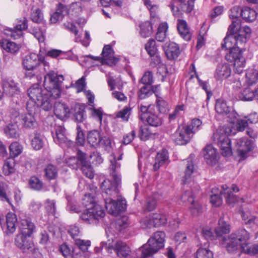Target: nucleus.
Masks as SVG:
<instances>
[{
  "instance_id": "obj_1",
  "label": "nucleus",
  "mask_w": 258,
  "mask_h": 258,
  "mask_svg": "<svg viewBox=\"0 0 258 258\" xmlns=\"http://www.w3.org/2000/svg\"><path fill=\"white\" fill-rule=\"evenodd\" d=\"M63 80L62 75H57L54 72H50L44 77L45 89H43L38 84H35L29 88L27 93L32 102L31 105L34 110H36L38 106L45 111H49L52 109L54 103L53 99L60 95V85ZM29 102L31 103L30 101Z\"/></svg>"
},
{
  "instance_id": "obj_2",
  "label": "nucleus",
  "mask_w": 258,
  "mask_h": 258,
  "mask_svg": "<svg viewBox=\"0 0 258 258\" xmlns=\"http://www.w3.org/2000/svg\"><path fill=\"white\" fill-rule=\"evenodd\" d=\"M230 225L222 218L219 220V226L215 229L218 237H221V244L229 253L241 251L250 255L258 252V246L247 242L250 238L249 233L244 229H240L231 234L228 237H222L224 234L229 233Z\"/></svg>"
},
{
  "instance_id": "obj_3",
  "label": "nucleus",
  "mask_w": 258,
  "mask_h": 258,
  "mask_svg": "<svg viewBox=\"0 0 258 258\" xmlns=\"http://www.w3.org/2000/svg\"><path fill=\"white\" fill-rule=\"evenodd\" d=\"M112 158L110 159V169L114 182L109 179H105L101 184V188L106 210L109 214L115 216L125 209L126 201L121 198L116 201L112 200V198L118 197L121 177L116 170L120 167V164L117 162L114 156H112Z\"/></svg>"
},
{
  "instance_id": "obj_4",
  "label": "nucleus",
  "mask_w": 258,
  "mask_h": 258,
  "mask_svg": "<svg viewBox=\"0 0 258 258\" xmlns=\"http://www.w3.org/2000/svg\"><path fill=\"white\" fill-rule=\"evenodd\" d=\"M82 204L86 207L80 218L86 223H96V221L103 218L105 212L102 207L97 204L90 195H85L82 199Z\"/></svg>"
},
{
  "instance_id": "obj_5",
  "label": "nucleus",
  "mask_w": 258,
  "mask_h": 258,
  "mask_svg": "<svg viewBox=\"0 0 258 258\" xmlns=\"http://www.w3.org/2000/svg\"><path fill=\"white\" fill-rule=\"evenodd\" d=\"M202 123L200 119L195 118L189 124L185 126H179L172 136L173 141L179 145L186 144L193 135L201 128Z\"/></svg>"
},
{
  "instance_id": "obj_6",
  "label": "nucleus",
  "mask_w": 258,
  "mask_h": 258,
  "mask_svg": "<svg viewBox=\"0 0 258 258\" xmlns=\"http://www.w3.org/2000/svg\"><path fill=\"white\" fill-rule=\"evenodd\" d=\"M228 34L225 37L224 42L222 43V48L230 50L245 43L249 38L251 29L249 27H243L241 29H233V31H228Z\"/></svg>"
},
{
  "instance_id": "obj_7",
  "label": "nucleus",
  "mask_w": 258,
  "mask_h": 258,
  "mask_svg": "<svg viewBox=\"0 0 258 258\" xmlns=\"http://www.w3.org/2000/svg\"><path fill=\"white\" fill-rule=\"evenodd\" d=\"M166 235L163 231H157L140 249L142 258H151L164 247Z\"/></svg>"
},
{
  "instance_id": "obj_8",
  "label": "nucleus",
  "mask_w": 258,
  "mask_h": 258,
  "mask_svg": "<svg viewBox=\"0 0 258 258\" xmlns=\"http://www.w3.org/2000/svg\"><path fill=\"white\" fill-rule=\"evenodd\" d=\"M100 245L101 248H105L108 252L113 249L120 258H126L131 252L130 247L125 242L121 240L114 241L113 235H111L107 241L101 242Z\"/></svg>"
},
{
  "instance_id": "obj_9",
  "label": "nucleus",
  "mask_w": 258,
  "mask_h": 258,
  "mask_svg": "<svg viewBox=\"0 0 258 258\" xmlns=\"http://www.w3.org/2000/svg\"><path fill=\"white\" fill-rule=\"evenodd\" d=\"M228 133L226 128L223 126L219 127L213 135L214 143L220 148L221 154L225 157L230 156L232 154L231 142L228 137Z\"/></svg>"
},
{
  "instance_id": "obj_10",
  "label": "nucleus",
  "mask_w": 258,
  "mask_h": 258,
  "mask_svg": "<svg viewBox=\"0 0 258 258\" xmlns=\"http://www.w3.org/2000/svg\"><path fill=\"white\" fill-rule=\"evenodd\" d=\"M225 58L227 60L234 63V70L236 73L240 74L243 72L245 61L242 56V50L239 46L229 50L225 56Z\"/></svg>"
},
{
  "instance_id": "obj_11",
  "label": "nucleus",
  "mask_w": 258,
  "mask_h": 258,
  "mask_svg": "<svg viewBox=\"0 0 258 258\" xmlns=\"http://www.w3.org/2000/svg\"><path fill=\"white\" fill-rule=\"evenodd\" d=\"M195 0H172L170 5L173 15L175 17H180L182 12L190 13L194 7Z\"/></svg>"
},
{
  "instance_id": "obj_12",
  "label": "nucleus",
  "mask_w": 258,
  "mask_h": 258,
  "mask_svg": "<svg viewBox=\"0 0 258 258\" xmlns=\"http://www.w3.org/2000/svg\"><path fill=\"white\" fill-rule=\"evenodd\" d=\"M139 115L143 121H146L150 125L158 126L161 124V118L152 110L151 106L141 105Z\"/></svg>"
},
{
  "instance_id": "obj_13",
  "label": "nucleus",
  "mask_w": 258,
  "mask_h": 258,
  "mask_svg": "<svg viewBox=\"0 0 258 258\" xmlns=\"http://www.w3.org/2000/svg\"><path fill=\"white\" fill-rule=\"evenodd\" d=\"M31 236L25 234V232L18 234L15 239L16 245L23 252L31 253L35 250L34 244Z\"/></svg>"
},
{
  "instance_id": "obj_14",
  "label": "nucleus",
  "mask_w": 258,
  "mask_h": 258,
  "mask_svg": "<svg viewBox=\"0 0 258 258\" xmlns=\"http://www.w3.org/2000/svg\"><path fill=\"white\" fill-rule=\"evenodd\" d=\"M41 60L37 54L33 53L25 56L23 60V65L27 70L25 73L27 77L31 78L35 75L34 70L36 69Z\"/></svg>"
},
{
  "instance_id": "obj_15",
  "label": "nucleus",
  "mask_w": 258,
  "mask_h": 258,
  "mask_svg": "<svg viewBox=\"0 0 258 258\" xmlns=\"http://www.w3.org/2000/svg\"><path fill=\"white\" fill-rule=\"evenodd\" d=\"M28 113L21 115V122L24 128L27 130H33L35 128L38 123L35 116L34 108L31 107V103L27 104Z\"/></svg>"
},
{
  "instance_id": "obj_16",
  "label": "nucleus",
  "mask_w": 258,
  "mask_h": 258,
  "mask_svg": "<svg viewBox=\"0 0 258 258\" xmlns=\"http://www.w3.org/2000/svg\"><path fill=\"white\" fill-rule=\"evenodd\" d=\"M54 141L62 147L71 146L72 142L68 140L66 136V130L61 125H55L51 132Z\"/></svg>"
},
{
  "instance_id": "obj_17",
  "label": "nucleus",
  "mask_w": 258,
  "mask_h": 258,
  "mask_svg": "<svg viewBox=\"0 0 258 258\" xmlns=\"http://www.w3.org/2000/svg\"><path fill=\"white\" fill-rule=\"evenodd\" d=\"M236 146L238 155L244 159L246 158V155L252 150L253 143L252 140L246 138H241L236 140Z\"/></svg>"
},
{
  "instance_id": "obj_18",
  "label": "nucleus",
  "mask_w": 258,
  "mask_h": 258,
  "mask_svg": "<svg viewBox=\"0 0 258 258\" xmlns=\"http://www.w3.org/2000/svg\"><path fill=\"white\" fill-rule=\"evenodd\" d=\"M17 218L15 214L10 212L6 216V224H3L2 220L0 219V224L3 230L7 234L14 233L16 229Z\"/></svg>"
},
{
  "instance_id": "obj_19",
  "label": "nucleus",
  "mask_w": 258,
  "mask_h": 258,
  "mask_svg": "<svg viewBox=\"0 0 258 258\" xmlns=\"http://www.w3.org/2000/svg\"><path fill=\"white\" fill-rule=\"evenodd\" d=\"M215 110L219 114L227 115L230 118H236L237 114L229 107L225 101L223 99H218L215 104Z\"/></svg>"
},
{
  "instance_id": "obj_20",
  "label": "nucleus",
  "mask_w": 258,
  "mask_h": 258,
  "mask_svg": "<svg viewBox=\"0 0 258 258\" xmlns=\"http://www.w3.org/2000/svg\"><path fill=\"white\" fill-rule=\"evenodd\" d=\"M1 85L4 93L6 95L13 96L20 92L18 83L11 79H3Z\"/></svg>"
},
{
  "instance_id": "obj_21",
  "label": "nucleus",
  "mask_w": 258,
  "mask_h": 258,
  "mask_svg": "<svg viewBox=\"0 0 258 258\" xmlns=\"http://www.w3.org/2000/svg\"><path fill=\"white\" fill-rule=\"evenodd\" d=\"M239 190V188L236 185L233 184L230 188L228 187L227 185H224L222 187L220 194L224 195L227 203L233 207L234 204L237 201V198L232 191L236 192Z\"/></svg>"
},
{
  "instance_id": "obj_22",
  "label": "nucleus",
  "mask_w": 258,
  "mask_h": 258,
  "mask_svg": "<svg viewBox=\"0 0 258 258\" xmlns=\"http://www.w3.org/2000/svg\"><path fill=\"white\" fill-rule=\"evenodd\" d=\"M193 196L191 191L187 190L181 196V199L183 202L187 201L191 202V206L189 207L190 211L193 216H196L202 213V208L198 202L194 201Z\"/></svg>"
},
{
  "instance_id": "obj_23",
  "label": "nucleus",
  "mask_w": 258,
  "mask_h": 258,
  "mask_svg": "<svg viewBox=\"0 0 258 258\" xmlns=\"http://www.w3.org/2000/svg\"><path fill=\"white\" fill-rule=\"evenodd\" d=\"M204 157L206 163L210 165H215L219 160L217 150L211 145H207L204 150Z\"/></svg>"
},
{
  "instance_id": "obj_24",
  "label": "nucleus",
  "mask_w": 258,
  "mask_h": 258,
  "mask_svg": "<svg viewBox=\"0 0 258 258\" xmlns=\"http://www.w3.org/2000/svg\"><path fill=\"white\" fill-rule=\"evenodd\" d=\"M54 113L57 118L61 120L67 119L70 115L71 110L66 104L58 102L54 104Z\"/></svg>"
},
{
  "instance_id": "obj_25",
  "label": "nucleus",
  "mask_w": 258,
  "mask_h": 258,
  "mask_svg": "<svg viewBox=\"0 0 258 258\" xmlns=\"http://www.w3.org/2000/svg\"><path fill=\"white\" fill-rule=\"evenodd\" d=\"M231 69L227 63L218 65L214 73V78L216 80L222 81L227 79L231 75Z\"/></svg>"
},
{
  "instance_id": "obj_26",
  "label": "nucleus",
  "mask_w": 258,
  "mask_h": 258,
  "mask_svg": "<svg viewBox=\"0 0 258 258\" xmlns=\"http://www.w3.org/2000/svg\"><path fill=\"white\" fill-rule=\"evenodd\" d=\"M102 56L103 64H115L118 61V59L114 56V51L109 45L104 46L102 52Z\"/></svg>"
},
{
  "instance_id": "obj_27",
  "label": "nucleus",
  "mask_w": 258,
  "mask_h": 258,
  "mask_svg": "<svg viewBox=\"0 0 258 258\" xmlns=\"http://www.w3.org/2000/svg\"><path fill=\"white\" fill-rule=\"evenodd\" d=\"M241 11L238 7H234L231 9L229 17L232 20V24L229 27V31L232 32L233 29H241L240 20L238 18L239 11Z\"/></svg>"
},
{
  "instance_id": "obj_28",
  "label": "nucleus",
  "mask_w": 258,
  "mask_h": 258,
  "mask_svg": "<svg viewBox=\"0 0 258 258\" xmlns=\"http://www.w3.org/2000/svg\"><path fill=\"white\" fill-rule=\"evenodd\" d=\"M169 163V156L166 150H162L159 152L155 158L153 169L157 170L159 168L164 165H167Z\"/></svg>"
},
{
  "instance_id": "obj_29",
  "label": "nucleus",
  "mask_w": 258,
  "mask_h": 258,
  "mask_svg": "<svg viewBox=\"0 0 258 258\" xmlns=\"http://www.w3.org/2000/svg\"><path fill=\"white\" fill-rule=\"evenodd\" d=\"M184 164H185V169L182 181L183 183L186 184L191 181L192 174L194 171V165L191 156L184 161Z\"/></svg>"
},
{
  "instance_id": "obj_30",
  "label": "nucleus",
  "mask_w": 258,
  "mask_h": 258,
  "mask_svg": "<svg viewBox=\"0 0 258 258\" xmlns=\"http://www.w3.org/2000/svg\"><path fill=\"white\" fill-rule=\"evenodd\" d=\"M85 106L79 104L75 105L72 109V113L75 120L79 122H82L87 118V115L85 110Z\"/></svg>"
},
{
  "instance_id": "obj_31",
  "label": "nucleus",
  "mask_w": 258,
  "mask_h": 258,
  "mask_svg": "<svg viewBox=\"0 0 258 258\" xmlns=\"http://www.w3.org/2000/svg\"><path fill=\"white\" fill-rule=\"evenodd\" d=\"M78 157H71L66 162L68 166L72 169H77L82 165L81 159L85 160L86 159V154L79 150L77 153Z\"/></svg>"
},
{
  "instance_id": "obj_32",
  "label": "nucleus",
  "mask_w": 258,
  "mask_h": 258,
  "mask_svg": "<svg viewBox=\"0 0 258 258\" xmlns=\"http://www.w3.org/2000/svg\"><path fill=\"white\" fill-rule=\"evenodd\" d=\"M165 53L168 59L174 60L178 57L180 51L178 45L175 43L171 42L165 49Z\"/></svg>"
},
{
  "instance_id": "obj_33",
  "label": "nucleus",
  "mask_w": 258,
  "mask_h": 258,
  "mask_svg": "<svg viewBox=\"0 0 258 258\" xmlns=\"http://www.w3.org/2000/svg\"><path fill=\"white\" fill-rule=\"evenodd\" d=\"M177 29L180 36L186 41H189L191 38V33L189 32L185 21L178 19L177 23Z\"/></svg>"
},
{
  "instance_id": "obj_34",
  "label": "nucleus",
  "mask_w": 258,
  "mask_h": 258,
  "mask_svg": "<svg viewBox=\"0 0 258 258\" xmlns=\"http://www.w3.org/2000/svg\"><path fill=\"white\" fill-rule=\"evenodd\" d=\"M20 228L21 232H25V234L31 236L32 233L36 231L35 226L33 222L27 219H23L21 220Z\"/></svg>"
},
{
  "instance_id": "obj_35",
  "label": "nucleus",
  "mask_w": 258,
  "mask_h": 258,
  "mask_svg": "<svg viewBox=\"0 0 258 258\" xmlns=\"http://www.w3.org/2000/svg\"><path fill=\"white\" fill-rule=\"evenodd\" d=\"M68 13V10L67 7L61 4H59L56 12L51 16L50 19L51 23H56L59 20H61Z\"/></svg>"
},
{
  "instance_id": "obj_36",
  "label": "nucleus",
  "mask_w": 258,
  "mask_h": 258,
  "mask_svg": "<svg viewBox=\"0 0 258 258\" xmlns=\"http://www.w3.org/2000/svg\"><path fill=\"white\" fill-rule=\"evenodd\" d=\"M4 133L8 138H17L19 136V128L16 123H10L4 128Z\"/></svg>"
},
{
  "instance_id": "obj_37",
  "label": "nucleus",
  "mask_w": 258,
  "mask_h": 258,
  "mask_svg": "<svg viewBox=\"0 0 258 258\" xmlns=\"http://www.w3.org/2000/svg\"><path fill=\"white\" fill-rule=\"evenodd\" d=\"M240 15L243 20L249 22L255 20L257 13L253 9L245 7L241 10Z\"/></svg>"
},
{
  "instance_id": "obj_38",
  "label": "nucleus",
  "mask_w": 258,
  "mask_h": 258,
  "mask_svg": "<svg viewBox=\"0 0 258 258\" xmlns=\"http://www.w3.org/2000/svg\"><path fill=\"white\" fill-rule=\"evenodd\" d=\"M240 100L244 101H250L255 98L254 91L247 87L242 89L238 94Z\"/></svg>"
},
{
  "instance_id": "obj_39",
  "label": "nucleus",
  "mask_w": 258,
  "mask_h": 258,
  "mask_svg": "<svg viewBox=\"0 0 258 258\" xmlns=\"http://www.w3.org/2000/svg\"><path fill=\"white\" fill-rule=\"evenodd\" d=\"M0 47L8 52L15 53L19 48V46L15 42L5 40V41H0Z\"/></svg>"
},
{
  "instance_id": "obj_40",
  "label": "nucleus",
  "mask_w": 258,
  "mask_h": 258,
  "mask_svg": "<svg viewBox=\"0 0 258 258\" xmlns=\"http://www.w3.org/2000/svg\"><path fill=\"white\" fill-rule=\"evenodd\" d=\"M44 144V137L40 133H34V137L31 139V145L35 150H40Z\"/></svg>"
},
{
  "instance_id": "obj_41",
  "label": "nucleus",
  "mask_w": 258,
  "mask_h": 258,
  "mask_svg": "<svg viewBox=\"0 0 258 258\" xmlns=\"http://www.w3.org/2000/svg\"><path fill=\"white\" fill-rule=\"evenodd\" d=\"M87 141L92 147H96L101 142L100 133L98 131L94 130L88 133Z\"/></svg>"
},
{
  "instance_id": "obj_42",
  "label": "nucleus",
  "mask_w": 258,
  "mask_h": 258,
  "mask_svg": "<svg viewBox=\"0 0 258 258\" xmlns=\"http://www.w3.org/2000/svg\"><path fill=\"white\" fill-rule=\"evenodd\" d=\"M15 160L13 158H10L5 160L3 168L4 174L9 175L14 173L15 171Z\"/></svg>"
},
{
  "instance_id": "obj_43",
  "label": "nucleus",
  "mask_w": 258,
  "mask_h": 258,
  "mask_svg": "<svg viewBox=\"0 0 258 258\" xmlns=\"http://www.w3.org/2000/svg\"><path fill=\"white\" fill-rule=\"evenodd\" d=\"M152 223V226L159 227L164 225L167 221V218L165 215L159 214L154 213L150 215Z\"/></svg>"
},
{
  "instance_id": "obj_44",
  "label": "nucleus",
  "mask_w": 258,
  "mask_h": 258,
  "mask_svg": "<svg viewBox=\"0 0 258 258\" xmlns=\"http://www.w3.org/2000/svg\"><path fill=\"white\" fill-rule=\"evenodd\" d=\"M59 250L66 258H77L75 254V249L66 243L60 246Z\"/></svg>"
},
{
  "instance_id": "obj_45",
  "label": "nucleus",
  "mask_w": 258,
  "mask_h": 258,
  "mask_svg": "<svg viewBox=\"0 0 258 258\" xmlns=\"http://www.w3.org/2000/svg\"><path fill=\"white\" fill-rule=\"evenodd\" d=\"M246 81L248 85H252L258 82V71L254 69L248 70L245 74Z\"/></svg>"
},
{
  "instance_id": "obj_46",
  "label": "nucleus",
  "mask_w": 258,
  "mask_h": 258,
  "mask_svg": "<svg viewBox=\"0 0 258 258\" xmlns=\"http://www.w3.org/2000/svg\"><path fill=\"white\" fill-rule=\"evenodd\" d=\"M140 33L142 37H149L152 32V23L149 21H145L141 23L140 25Z\"/></svg>"
},
{
  "instance_id": "obj_47",
  "label": "nucleus",
  "mask_w": 258,
  "mask_h": 258,
  "mask_svg": "<svg viewBox=\"0 0 258 258\" xmlns=\"http://www.w3.org/2000/svg\"><path fill=\"white\" fill-rule=\"evenodd\" d=\"M81 162H82L81 169L84 175L90 179L93 178L94 177V172L90 163L86 161V159L85 160H82Z\"/></svg>"
},
{
  "instance_id": "obj_48",
  "label": "nucleus",
  "mask_w": 258,
  "mask_h": 258,
  "mask_svg": "<svg viewBox=\"0 0 258 258\" xmlns=\"http://www.w3.org/2000/svg\"><path fill=\"white\" fill-rule=\"evenodd\" d=\"M10 154L11 158H14L21 154L23 147L19 143H12L9 146Z\"/></svg>"
},
{
  "instance_id": "obj_49",
  "label": "nucleus",
  "mask_w": 258,
  "mask_h": 258,
  "mask_svg": "<svg viewBox=\"0 0 258 258\" xmlns=\"http://www.w3.org/2000/svg\"><path fill=\"white\" fill-rule=\"evenodd\" d=\"M58 170L56 167L52 164H48L45 168V174L48 179H55L57 176Z\"/></svg>"
},
{
  "instance_id": "obj_50",
  "label": "nucleus",
  "mask_w": 258,
  "mask_h": 258,
  "mask_svg": "<svg viewBox=\"0 0 258 258\" xmlns=\"http://www.w3.org/2000/svg\"><path fill=\"white\" fill-rule=\"evenodd\" d=\"M145 49L151 56L156 55L157 48L156 46L155 41L152 39H149L145 45Z\"/></svg>"
},
{
  "instance_id": "obj_51",
  "label": "nucleus",
  "mask_w": 258,
  "mask_h": 258,
  "mask_svg": "<svg viewBox=\"0 0 258 258\" xmlns=\"http://www.w3.org/2000/svg\"><path fill=\"white\" fill-rule=\"evenodd\" d=\"M89 110L90 111L91 116L99 121L101 123L102 120V115H103V110L101 108H96L94 107V106L93 107H90L89 108Z\"/></svg>"
},
{
  "instance_id": "obj_52",
  "label": "nucleus",
  "mask_w": 258,
  "mask_h": 258,
  "mask_svg": "<svg viewBox=\"0 0 258 258\" xmlns=\"http://www.w3.org/2000/svg\"><path fill=\"white\" fill-rule=\"evenodd\" d=\"M153 134L150 132L149 127L146 126H141L139 132V137L142 141L148 140Z\"/></svg>"
},
{
  "instance_id": "obj_53",
  "label": "nucleus",
  "mask_w": 258,
  "mask_h": 258,
  "mask_svg": "<svg viewBox=\"0 0 258 258\" xmlns=\"http://www.w3.org/2000/svg\"><path fill=\"white\" fill-rule=\"evenodd\" d=\"M196 258H214L212 251L206 248H200L196 252Z\"/></svg>"
},
{
  "instance_id": "obj_54",
  "label": "nucleus",
  "mask_w": 258,
  "mask_h": 258,
  "mask_svg": "<svg viewBox=\"0 0 258 258\" xmlns=\"http://www.w3.org/2000/svg\"><path fill=\"white\" fill-rule=\"evenodd\" d=\"M55 201L53 200L47 199L45 203L46 212L49 215L54 216L56 212Z\"/></svg>"
},
{
  "instance_id": "obj_55",
  "label": "nucleus",
  "mask_w": 258,
  "mask_h": 258,
  "mask_svg": "<svg viewBox=\"0 0 258 258\" xmlns=\"http://www.w3.org/2000/svg\"><path fill=\"white\" fill-rule=\"evenodd\" d=\"M29 183L31 188L36 190H40L43 186L42 182L36 176L31 177L29 179Z\"/></svg>"
},
{
  "instance_id": "obj_56",
  "label": "nucleus",
  "mask_w": 258,
  "mask_h": 258,
  "mask_svg": "<svg viewBox=\"0 0 258 258\" xmlns=\"http://www.w3.org/2000/svg\"><path fill=\"white\" fill-rule=\"evenodd\" d=\"M237 116H238V115ZM231 119V120L230 122L232 123H234L236 121V126L238 131L242 132L248 126V121L246 119H238L237 117H236V118L232 117V118Z\"/></svg>"
},
{
  "instance_id": "obj_57",
  "label": "nucleus",
  "mask_w": 258,
  "mask_h": 258,
  "mask_svg": "<svg viewBox=\"0 0 258 258\" xmlns=\"http://www.w3.org/2000/svg\"><path fill=\"white\" fill-rule=\"evenodd\" d=\"M152 94L151 87L148 85H144L138 92V97L140 99H144Z\"/></svg>"
},
{
  "instance_id": "obj_58",
  "label": "nucleus",
  "mask_w": 258,
  "mask_h": 258,
  "mask_svg": "<svg viewBox=\"0 0 258 258\" xmlns=\"http://www.w3.org/2000/svg\"><path fill=\"white\" fill-rule=\"evenodd\" d=\"M74 243L83 251H86L91 245L90 240H84L78 238L75 239Z\"/></svg>"
},
{
  "instance_id": "obj_59",
  "label": "nucleus",
  "mask_w": 258,
  "mask_h": 258,
  "mask_svg": "<svg viewBox=\"0 0 258 258\" xmlns=\"http://www.w3.org/2000/svg\"><path fill=\"white\" fill-rule=\"evenodd\" d=\"M7 186L3 183H0V200L8 202L11 205L9 196L7 193Z\"/></svg>"
},
{
  "instance_id": "obj_60",
  "label": "nucleus",
  "mask_w": 258,
  "mask_h": 258,
  "mask_svg": "<svg viewBox=\"0 0 258 258\" xmlns=\"http://www.w3.org/2000/svg\"><path fill=\"white\" fill-rule=\"evenodd\" d=\"M157 106L161 113H165L168 109L167 102L161 97H157Z\"/></svg>"
},
{
  "instance_id": "obj_61",
  "label": "nucleus",
  "mask_w": 258,
  "mask_h": 258,
  "mask_svg": "<svg viewBox=\"0 0 258 258\" xmlns=\"http://www.w3.org/2000/svg\"><path fill=\"white\" fill-rule=\"evenodd\" d=\"M144 85H151L153 83V77L152 72L148 71L146 72L140 80Z\"/></svg>"
},
{
  "instance_id": "obj_62",
  "label": "nucleus",
  "mask_w": 258,
  "mask_h": 258,
  "mask_svg": "<svg viewBox=\"0 0 258 258\" xmlns=\"http://www.w3.org/2000/svg\"><path fill=\"white\" fill-rule=\"evenodd\" d=\"M241 217L243 220L245 221L246 225L252 226L255 224L256 220L255 217L249 215V214H246L244 212L241 213Z\"/></svg>"
},
{
  "instance_id": "obj_63",
  "label": "nucleus",
  "mask_w": 258,
  "mask_h": 258,
  "mask_svg": "<svg viewBox=\"0 0 258 258\" xmlns=\"http://www.w3.org/2000/svg\"><path fill=\"white\" fill-rule=\"evenodd\" d=\"M157 205L156 199L154 197H149L147 200V203L145 206V209L148 211L154 210Z\"/></svg>"
},
{
  "instance_id": "obj_64",
  "label": "nucleus",
  "mask_w": 258,
  "mask_h": 258,
  "mask_svg": "<svg viewBox=\"0 0 258 258\" xmlns=\"http://www.w3.org/2000/svg\"><path fill=\"white\" fill-rule=\"evenodd\" d=\"M31 33L38 40L39 42H43L44 40V37L42 32L38 27H34L31 30Z\"/></svg>"
}]
</instances>
